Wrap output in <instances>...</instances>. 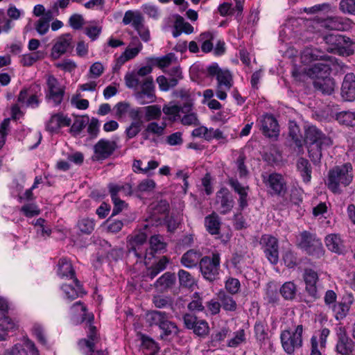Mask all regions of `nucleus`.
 Returning <instances> with one entry per match:
<instances>
[{"mask_svg": "<svg viewBox=\"0 0 355 355\" xmlns=\"http://www.w3.org/2000/svg\"><path fill=\"white\" fill-rule=\"evenodd\" d=\"M207 75L215 77L217 80L216 94L220 100L227 98V91L233 85V78L231 72L226 69L219 67L217 63H212L207 67Z\"/></svg>", "mask_w": 355, "mask_h": 355, "instance_id": "20e7f679", "label": "nucleus"}, {"mask_svg": "<svg viewBox=\"0 0 355 355\" xmlns=\"http://www.w3.org/2000/svg\"><path fill=\"white\" fill-rule=\"evenodd\" d=\"M245 340V331L243 329H240L236 331L234 336L229 340L227 345L230 347H236L241 343H243Z\"/></svg>", "mask_w": 355, "mask_h": 355, "instance_id": "774afa93", "label": "nucleus"}, {"mask_svg": "<svg viewBox=\"0 0 355 355\" xmlns=\"http://www.w3.org/2000/svg\"><path fill=\"white\" fill-rule=\"evenodd\" d=\"M148 225H145L144 230H139L130 235L128 238L129 241L132 244H144L146 242L147 238L150 236L149 244H166L163 241L162 236L159 234L151 235L147 232Z\"/></svg>", "mask_w": 355, "mask_h": 355, "instance_id": "f3484780", "label": "nucleus"}, {"mask_svg": "<svg viewBox=\"0 0 355 355\" xmlns=\"http://www.w3.org/2000/svg\"><path fill=\"white\" fill-rule=\"evenodd\" d=\"M339 9L344 14L355 15V0H340Z\"/></svg>", "mask_w": 355, "mask_h": 355, "instance_id": "13d9d810", "label": "nucleus"}, {"mask_svg": "<svg viewBox=\"0 0 355 355\" xmlns=\"http://www.w3.org/2000/svg\"><path fill=\"white\" fill-rule=\"evenodd\" d=\"M142 121H132L125 130V135L128 139L136 137L141 130Z\"/></svg>", "mask_w": 355, "mask_h": 355, "instance_id": "5fc2aeb1", "label": "nucleus"}, {"mask_svg": "<svg viewBox=\"0 0 355 355\" xmlns=\"http://www.w3.org/2000/svg\"><path fill=\"white\" fill-rule=\"evenodd\" d=\"M41 58L42 53L40 52H35L24 55L21 58V62L24 66L29 67Z\"/></svg>", "mask_w": 355, "mask_h": 355, "instance_id": "0e129e2a", "label": "nucleus"}, {"mask_svg": "<svg viewBox=\"0 0 355 355\" xmlns=\"http://www.w3.org/2000/svg\"><path fill=\"white\" fill-rule=\"evenodd\" d=\"M267 248L264 250V253L268 261L272 263L276 264L279 260V253L277 245H266Z\"/></svg>", "mask_w": 355, "mask_h": 355, "instance_id": "052dcab7", "label": "nucleus"}, {"mask_svg": "<svg viewBox=\"0 0 355 355\" xmlns=\"http://www.w3.org/2000/svg\"><path fill=\"white\" fill-rule=\"evenodd\" d=\"M133 41L137 42V46H134L133 48H127L125 51L117 59L118 63L124 64L129 60L136 57L141 51L143 46L138 37H134Z\"/></svg>", "mask_w": 355, "mask_h": 355, "instance_id": "c9c22d12", "label": "nucleus"}, {"mask_svg": "<svg viewBox=\"0 0 355 355\" xmlns=\"http://www.w3.org/2000/svg\"><path fill=\"white\" fill-rule=\"evenodd\" d=\"M15 324L10 318H4L2 313H0V341L7 340L8 331L14 329Z\"/></svg>", "mask_w": 355, "mask_h": 355, "instance_id": "4c0bfd02", "label": "nucleus"}, {"mask_svg": "<svg viewBox=\"0 0 355 355\" xmlns=\"http://www.w3.org/2000/svg\"><path fill=\"white\" fill-rule=\"evenodd\" d=\"M153 303L156 308L164 309L168 306H171L173 301L170 297L156 295L153 298Z\"/></svg>", "mask_w": 355, "mask_h": 355, "instance_id": "bf43d9fd", "label": "nucleus"}, {"mask_svg": "<svg viewBox=\"0 0 355 355\" xmlns=\"http://www.w3.org/2000/svg\"><path fill=\"white\" fill-rule=\"evenodd\" d=\"M240 286V282L238 279L229 277L225 282V288L231 294L237 293Z\"/></svg>", "mask_w": 355, "mask_h": 355, "instance_id": "69168bd1", "label": "nucleus"}, {"mask_svg": "<svg viewBox=\"0 0 355 355\" xmlns=\"http://www.w3.org/2000/svg\"><path fill=\"white\" fill-rule=\"evenodd\" d=\"M307 145L312 144L322 143H331L330 138L326 135L316 126L307 125L304 127V139L303 143Z\"/></svg>", "mask_w": 355, "mask_h": 355, "instance_id": "412c9836", "label": "nucleus"}, {"mask_svg": "<svg viewBox=\"0 0 355 355\" xmlns=\"http://www.w3.org/2000/svg\"><path fill=\"white\" fill-rule=\"evenodd\" d=\"M198 327L193 329V334L198 337L205 338L209 334L210 328L208 322L204 319H200Z\"/></svg>", "mask_w": 355, "mask_h": 355, "instance_id": "3c124183", "label": "nucleus"}, {"mask_svg": "<svg viewBox=\"0 0 355 355\" xmlns=\"http://www.w3.org/2000/svg\"><path fill=\"white\" fill-rule=\"evenodd\" d=\"M336 320L343 319L347 314L350 306L345 302H338L331 307Z\"/></svg>", "mask_w": 355, "mask_h": 355, "instance_id": "49530a36", "label": "nucleus"}, {"mask_svg": "<svg viewBox=\"0 0 355 355\" xmlns=\"http://www.w3.org/2000/svg\"><path fill=\"white\" fill-rule=\"evenodd\" d=\"M41 88L38 85H33L28 88L21 89L18 95L17 101L22 106L36 108L40 105L39 100L41 96Z\"/></svg>", "mask_w": 355, "mask_h": 355, "instance_id": "f8f14e48", "label": "nucleus"}, {"mask_svg": "<svg viewBox=\"0 0 355 355\" xmlns=\"http://www.w3.org/2000/svg\"><path fill=\"white\" fill-rule=\"evenodd\" d=\"M302 278L305 284V291L311 300L315 301L320 297L319 275L311 268L304 269Z\"/></svg>", "mask_w": 355, "mask_h": 355, "instance_id": "9b49d317", "label": "nucleus"}, {"mask_svg": "<svg viewBox=\"0 0 355 355\" xmlns=\"http://www.w3.org/2000/svg\"><path fill=\"white\" fill-rule=\"evenodd\" d=\"M214 35L210 32H205L200 35V41L202 42L201 49L204 53H209L213 49V43L211 40Z\"/></svg>", "mask_w": 355, "mask_h": 355, "instance_id": "de8ad7c7", "label": "nucleus"}, {"mask_svg": "<svg viewBox=\"0 0 355 355\" xmlns=\"http://www.w3.org/2000/svg\"><path fill=\"white\" fill-rule=\"evenodd\" d=\"M251 255L245 245H239L232 254V263L237 268L248 267L252 262Z\"/></svg>", "mask_w": 355, "mask_h": 355, "instance_id": "aec40b11", "label": "nucleus"}, {"mask_svg": "<svg viewBox=\"0 0 355 355\" xmlns=\"http://www.w3.org/2000/svg\"><path fill=\"white\" fill-rule=\"evenodd\" d=\"M73 282L75 283L76 287L69 284H64L62 286V289L64 291L66 297L70 300H73L79 296H83L86 293L83 291L82 285L77 278H74Z\"/></svg>", "mask_w": 355, "mask_h": 355, "instance_id": "473e14b6", "label": "nucleus"}, {"mask_svg": "<svg viewBox=\"0 0 355 355\" xmlns=\"http://www.w3.org/2000/svg\"><path fill=\"white\" fill-rule=\"evenodd\" d=\"M330 145H331V142H319L318 144L315 143L308 145L309 156L311 158V161L313 162V164H318L319 163H320V160L322 157V150L324 146H329Z\"/></svg>", "mask_w": 355, "mask_h": 355, "instance_id": "f704fd0d", "label": "nucleus"}, {"mask_svg": "<svg viewBox=\"0 0 355 355\" xmlns=\"http://www.w3.org/2000/svg\"><path fill=\"white\" fill-rule=\"evenodd\" d=\"M263 182L271 195L284 196L286 193V182L279 173H272L268 177L264 176Z\"/></svg>", "mask_w": 355, "mask_h": 355, "instance_id": "ddd939ff", "label": "nucleus"}, {"mask_svg": "<svg viewBox=\"0 0 355 355\" xmlns=\"http://www.w3.org/2000/svg\"><path fill=\"white\" fill-rule=\"evenodd\" d=\"M202 253L196 250H190L185 252L181 257V263L188 268H191L197 266L200 262Z\"/></svg>", "mask_w": 355, "mask_h": 355, "instance_id": "72a5a7b5", "label": "nucleus"}, {"mask_svg": "<svg viewBox=\"0 0 355 355\" xmlns=\"http://www.w3.org/2000/svg\"><path fill=\"white\" fill-rule=\"evenodd\" d=\"M89 121L88 116H76L71 126V131L76 134L80 133Z\"/></svg>", "mask_w": 355, "mask_h": 355, "instance_id": "603ef678", "label": "nucleus"}, {"mask_svg": "<svg viewBox=\"0 0 355 355\" xmlns=\"http://www.w3.org/2000/svg\"><path fill=\"white\" fill-rule=\"evenodd\" d=\"M304 252L309 255L319 258L324 254L322 245H301Z\"/></svg>", "mask_w": 355, "mask_h": 355, "instance_id": "680f3d73", "label": "nucleus"}, {"mask_svg": "<svg viewBox=\"0 0 355 355\" xmlns=\"http://www.w3.org/2000/svg\"><path fill=\"white\" fill-rule=\"evenodd\" d=\"M175 282V276L173 273L167 272L162 275L154 283V287L160 292H164L171 288Z\"/></svg>", "mask_w": 355, "mask_h": 355, "instance_id": "2f4dec72", "label": "nucleus"}, {"mask_svg": "<svg viewBox=\"0 0 355 355\" xmlns=\"http://www.w3.org/2000/svg\"><path fill=\"white\" fill-rule=\"evenodd\" d=\"M13 26V22L6 15V12L3 10H0V33H8Z\"/></svg>", "mask_w": 355, "mask_h": 355, "instance_id": "4d7b16f0", "label": "nucleus"}, {"mask_svg": "<svg viewBox=\"0 0 355 355\" xmlns=\"http://www.w3.org/2000/svg\"><path fill=\"white\" fill-rule=\"evenodd\" d=\"M205 225L207 230L210 234H218L220 227V221L218 215L216 214H212L207 216L205 219Z\"/></svg>", "mask_w": 355, "mask_h": 355, "instance_id": "a19ab883", "label": "nucleus"}, {"mask_svg": "<svg viewBox=\"0 0 355 355\" xmlns=\"http://www.w3.org/2000/svg\"><path fill=\"white\" fill-rule=\"evenodd\" d=\"M71 120L62 112L55 113L51 115L49 120L46 123V130L50 132H56L62 127H67L71 125Z\"/></svg>", "mask_w": 355, "mask_h": 355, "instance_id": "b1692460", "label": "nucleus"}, {"mask_svg": "<svg viewBox=\"0 0 355 355\" xmlns=\"http://www.w3.org/2000/svg\"><path fill=\"white\" fill-rule=\"evenodd\" d=\"M77 227L83 234H89L94 230L95 222L92 218H83L78 220Z\"/></svg>", "mask_w": 355, "mask_h": 355, "instance_id": "c03bdc74", "label": "nucleus"}, {"mask_svg": "<svg viewBox=\"0 0 355 355\" xmlns=\"http://www.w3.org/2000/svg\"><path fill=\"white\" fill-rule=\"evenodd\" d=\"M71 319L75 324H80L88 320L89 315L86 306L80 301L75 302L70 308Z\"/></svg>", "mask_w": 355, "mask_h": 355, "instance_id": "bb28decb", "label": "nucleus"}, {"mask_svg": "<svg viewBox=\"0 0 355 355\" xmlns=\"http://www.w3.org/2000/svg\"><path fill=\"white\" fill-rule=\"evenodd\" d=\"M297 168L305 183H309L311 180L312 168L309 160L300 157L297 162Z\"/></svg>", "mask_w": 355, "mask_h": 355, "instance_id": "e433bc0d", "label": "nucleus"}, {"mask_svg": "<svg viewBox=\"0 0 355 355\" xmlns=\"http://www.w3.org/2000/svg\"><path fill=\"white\" fill-rule=\"evenodd\" d=\"M297 289L293 282H285L280 288L279 293L286 300H293L296 296Z\"/></svg>", "mask_w": 355, "mask_h": 355, "instance_id": "ea45409f", "label": "nucleus"}, {"mask_svg": "<svg viewBox=\"0 0 355 355\" xmlns=\"http://www.w3.org/2000/svg\"><path fill=\"white\" fill-rule=\"evenodd\" d=\"M302 60L303 62L306 63L320 60V62L329 63L331 65L334 62L333 57L327 55L317 48H306L302 53Z\"/></svg>", "mask_w": 355, "mask_h": 355, "instance_id": "6ab92c4d", "label": "nucleus"}, {"mask_svg": "<svg viewBox=\"0 0 355 355\" xmlns=\"http://www.w3.org/2000/svg\"><path fill=\"white\" fill-rule=\"evenodd\" d=\"M288 135L293 141L297 147H302L303 145V139L300 133V128L296 124L290 125Z\"/></svg>", "mask_w": 355, "mask_h": 355, "instance_id": "864d4df0", "label": "nucleus"}, {"mask_svg": "<svg viewBox=\"0 0 355 355\" xmlns=\"http://www.w3.org/2000/svg\"><path fill=\"white\" fill-rule=\"evenodd\" d=\"M331 65L329 63L317 62L307 70V75L313 78L315 89L324 94L330 95L334 90L335 82L329 75Z\"/></svg>", "mask_w": 355, "mask_h": 355, "instance_id": "f03ea898", "label": "nucleus"}, {"mask_svg": "<svg viewBox=\"0 0 355 355\" xmlns=\"http://www.w3.org/2000/svg\"><path fill=\"white\" fill-rule=\"evenodd\" d=\"M143 11L149 17L157 19L161 15V12L158 7L152 4H146L143 6Z\"/></svg>", "mask_w": 355, "mask_h": 355, "instance_id": "338daca9", "label": "nucleus"}, {"mask_svg": "<svg viewBox=\"0 0 355 355\" xmlns=\"http://www.w3.org/2000/svg\"><path fill=\"white\" fill-rule=\"evenodd\" d=\"M52 13L49 11L44 14L40 19L35 23V30L37 32L43 35L46 34L49 29V23L52 20Z\"/></svg>", "mask_w": 355, "mask_h": 355, "instance_id": "58836bf2", "label": "nucleus"}, {"mask_svg": "<svg viewBox=\"0 0 355 355\" xmlns=\"http://www.w3.org/2000/svg\"><path fill=\"white\" fill-rule=\"evenodd\" d=\"M124 80L125 85L128 88H136L139 85H141V90L135 94L139 104H148L155 101V86L151 76L141 80L135 72H130L125 74Z\"/></svg>", "mask_w": 355, "mask_h": 355, "instance_id": "7ed1b4c3", "label": "nucleus"}, {"mask_svg": "<svg viewBox=\"0 0 355 355\" xmlns=\"http://www.w3.org/2000/svg\"><path fill=\"white\" fill-rule=\"evenodd\" d=\"M166 127V123L165 122H162L161 124L157 122H150L147 125L145 130L146 132L159 137L164 134Z\"/></svg>", "mask_w": 355, "mask_h": 355, "instance_id": "8fccbe9b", "label": "nucleus"}, {"mask_svg": "<svg viewBox=\"0 0 355 355\" xmlns=\"http://www.w3.org/2000/svg\"><path fill=\"white\" fill-rule=\"evenodd\" d=\"M72 36L69 33L63 34L55 40L51 49V56L53 59L59 58L71 47Z\"/></svg>", "mask_w": 355, "mask_h": 355, "instance_id": "5701e85b", "label": "nucleus"}, {"mask_svg": "<svg viewBox=\"0 0 355 355\" xmlns=\"http://www.w3.org/2000/svg\"><path fill=\"white\" fill-rule=\"evenodd\" d=\"M108 190L111 198L114 199H116V197L121 198V197L130 196L133 193L132 186L130 183H110L108 184Z\"/></svg>", "mask_w": 355, "mask_h": 355, "instance_id": "cd10ccee", "label": "nucleus"}, {"mask_svg": "<svg viewBox=\"0 0 355 355\" xmlns=\"http://www.w3.org/2000/svg\"><path fill=\"white\" fill-rule=\"evenodd\" d=\"M45 89V99L54 107L60 105L64 100L65 87L53 76H49L46 79Z\"/></svg>", "mask_w": 355, "mask_h": 355, "instance_id": "0eeeda50", "label": "nucleus"}, {"mask_svg": "<svg viewBox=\"0 0 355 355\" xmlns=\"http://www.w3.org/2000/svg\"><path fill=\"white\" fill-rule=\"evenodd\" d=\"M323 40L330 46L327 48L328 51L333 52L335 50L345 48L351 43L350 38L340 34L330 33L324 35Z\"/></svg>", "mask_w": 355, "mask_h": 355, "instance_id": "393cba45", "label": "nucleus"}, {"mask_svg": "<svg viewBox=\"0 0 355 355\" xmlns=\"http://www.w3.org/2000/svg\"><path fill=\"white\" fill-rule=\"evenodd\" d=\"M341 96L346 101H353L355 99V75L348 73L345 76L342 87Z\"/></svg>", "mask_w": 355, "mask_h": 355, "instance_id": "a878e982", "label": "nucleus"}, {"mask_svg": "<svg viewBox=\"0 0 355 355\" xmlns=\"http://www.w3.org/2000/svg\"><path fill=\"white\" fill-rule=\"evenodd\" d=\"M143 110L145 113V120L146 121L159 119L162 115L161 107L157 105L143 107Z\"/></svg>", "mask_w": 355, "mask_h": 355, "instance_id": "37998d69", "label": "nucleus"}, {"mask_svg": "<svg viewBox=\"0 0 355 355\" xmlns=\"http://www.w3.org/2000/svg\"><path fill=\"white\" fill-rule=\"evenodd\" d=\"M57 274L61 278L73 279L76 278L75 270L71 262L68 259L63 257L59 259L57 264Z\"/></svg>", "mask_w": 355, "mask_h": 355, "instance_id": "c756f323", "label": "nucleus"}, {"mask_svg": "<svg viewBox=\"0 0 355 355\" xmlns=\"http://www.w3.org/2000/svg\"><path fill=\"white\" fill-rule=\"evenodd\" d=\"M158 245H150L146 248V245H132L130 252H133L138 258H144L146 261H150L157 253Z\"/></svg>", "mask_w": 355, "mask_h": 355, "instance_id": "c85d7f7f", "label": "nucleus"}, {"mask_svg": "<svg viewBox=\"0 0 355 355\" xmlns=\"http://www.w3.org/2000/svg\"><path fill=\"white\" fill-rule=\"evenodd\" d=\"M336 120L339 123L348 125L355 126V112L349 111H343L336 114Z\"/></svg>", "mask_w": 355, "mask_h": 355, "instance_id": "79ce46f5", "label": "nucleus"}, {"mask_svg": "<svg viewBox=\"0 0 355 355\" xmlns=\"http://www.w3.org/2000/svg\"><path fill=\"white\" fill-rule=\"evenodd\" d=\"M321 24L325 28L336 31H344L347 26L346 19L338 16L328 17L322 21Z\"/></svg>", "mask_w": 355, "mask_h": 355, "instance_id": "7c9ffc66", "label": "nucleus"}, {"mask_svg": "<svg viewBox=\"0 0 355 355\" xmlns=\"http://www.w3.org/2000/svg\"><path fill=\"white\" fill-rule=\"evenodd\" d=\"M178 277L180 284L183 287L191 288L196 284L194 278L189 272L184 270H179Z\"/></svg>", "mask_w": 355, "mask_h": 355, "instance_id": "09e8293b", "label": "nucleus"}, {"mask_svg": "<svg viewBox=\"0 0 355 355\" xmlns=\"http://www.w3.org/2000/svg\"><path fill=\"white\" fill-rule=\"evenodd\" d=\"M227 183L232 187V189L239 196V207L241 210L244 209L248 205V186L242 185L237 179L234 178H230L228 179Z\"/></svg>", "mask_w": 355, "mask_h": 355, "instance_id": "4be33fe9", "label": "nucleus"}, {"mask_svg": "<svg viewBox=\"0 0 355 355\" xmlns=\"http://www.w3.org/2000/svg\"><path fill=\"white\" fill-rule=\"evenodd\" d=\"M220 259L218 253H213L212 257L205 256L199 262L200 272L203 277L209 281H214L220 268Z\"/></svg>", "mask_w": 355, "mask_h": 355, "instance_id": "1a4fd4ad", "label": "nucleus"}, {"mask_svg": "<svg viewBox=\"0 0 355 355\" xmlns=\"http://www.w3.org/2000/svg\"><path fill=\"white\" fill-rule=\"evenodd\" d=\"M303 325L298 324L295 327L294 330L286 329L281 332V344L283 349L287 354L292 355L296 349L302 347L303 344Z\"/></svg>", "mask_w": 355, "mask_h": 355, "instance_id": "39448f33", "label": "nucleus"}, {"mask_svg": "<svg viewBox=\"0 0 355 355\" xmlns=\"http://www.w3.org/2000/svg\"><path fill=\"white\" fill-rule=\"evenodd\" d=\"M146 320L150 326H158L164 336H168L179 332L177 325L169 320V314L164 311H151L146 314Z\"/></svg>", "mask_w": 355, "mask_h": 355, "instance_id": "423d86ee", "label": "nucleus"}, {"mask_svg": "<svg viewBox=\"0 0 355 355\" xmlns=\"http://www.w3.org/2000/svg\"><path fill=\"white\" fill-rule=\"evenodd\" d=\"M336 343L335 352L339 355H354L355 342L349 336L346 329L340 326L336 328Z\"/></svg>", "mask_w": 355, "mask_h": 355, "instance_id": "9d476101", "label": "nucleus"}, {"mask_svg": "<svg viewBox=\"0 0 355 355\" xmlns=\"http://www.w3.org/2000/svg\"><path fill=\"white\" fill-rule=\"evenodd\" d=\"M21 211L26 217H33L40 214V211L35 204H26L21 207Z\"/></svg>", "mask_w": 355, "mask_h": 355, "instance_id": "e2e57ef3", "label": "nucleus"}, {"mask_svg": "<svg viewBox=\"0 0 355 355\" xmlns=\"http://www.w3.org/2000/svg\"><path fill=\"white\" fill-rule=\"evenodd\" d=\"M260 130L268 137H277L279 135V125L277 119L269 114H263L260 119Z\"/></svg>", "mask_w": 355, "mask_h": 355, "instance_id": "a211bd4d", "label": "nucleus"}, {"mask_svg": "<svg viewBox=\"0 0 355 355\" xmlns=\"http://www.w3.org/2000/svg\"><path fill=\"white\" fill-rule=\"evenodd\" d=\"M117 148L116 142L106 139H100L94 146V160H104L110 157Z\"/></svg>", "mask_w": 355, "mask_h": 355, "instance_id": "2eb2a0df", "label": "nucleus"}, {"mask_svg": "<svg viewBox=\"0 0 355 355\" xmlns=\"http://www.w3.org/2000/svg\"><path fill=\"white\" fill-rule=\"evenodd\" d=\"M221 306L227 311H234L237 305L232 297L225 293H220L218 295Z\"/></svg>", "mask_w": 355, "mask_h": 355, "instance_id": "a18cd8bd", "label": "nucleus"}, {"mask_svg": "<svg viewBox=\"0 0 355 355\" xmlns=\"http://www.w3.org/2000/svg\"><path fill=\"white\" fill-rule=\"evenodd\" d=\"M353 180V168L350 163L336 166L327 173L326 185L334 194H341L343 188L349 186Z\"/></svg>", "mask_w": 355, "mask_h": 355, "instance_id": "f257e3e1", "label": "nucleus"}, {"mask_svg": "<svg viewBox=\"0 0 355 355\" xmlns=\"http://www.w3.org/2000/svg\"><path fill=\"white\" fill-rule=\"evenodd\" d=\"M187 308L191 311H203L205 306L202 304V300L200 297L198 293H194L192 300L188 304Z\"/></svg>", "mask_w": 355, "mask_h": 355, "instance_id": "6e6d98bb", "label": "nucleus"}, {"mask_svg": "<svg viewBox=\"0 0 355 355\" xmlns=\"http://www.w3.org/2000/svg\"><path fill=\"white\" fill-rule=\"evenodd\" d=\"M94 317L93 314L89 315L86 322L88 326L87 338L79 340L78 345L83 349L84 347L88 349L87 355H94L96 344L99 341V336L95 326L93 325Z\"/></svg>", "mask_w": 355, "mask_h": 355, "instance_id": "4468645a", "label": "nucleus"}, {"mask_svg": "<svg viewBox=\"0 0 355 355\" xmlns=\"http://www.w3.org/2000/svg\"><path fill=\"white\" fill-rule=\"evenodd\" d=\"M122 21L125 25L131 24L137 31L142 41L144 42L150 41V35L149 29L148 27L145 26L144 18L139 11H126Z\"/></svg>", "mask_w": 355, "mask_h": 355, "instance_id": "6e6552de", "label": "nucleus"}, {"mask_svg": "<svg viewBox=\"0 0 355 355\" xmlns=\"http://www.w3.org/2000/svg\"><path fill=\"white\" fill-rule=\"evenodd\" d=\"M216 205L217 209L221 214L230 212L234 205V200L231 192L225 187L221 188L216 192Z\"/></svg>", "mask_w": 355, "mask_h": 355, "instance_id": "dca6fc26", "label": "nucleus"}]
</instances>
